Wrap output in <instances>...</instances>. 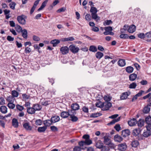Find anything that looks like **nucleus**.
Instances as JSON below:
<instances>
[{
  "mask_svg": "<svg viewBox=\"0 0 151 151\" xmlns=\"http://www.w3.org/2000/svg\"><path fill=\"white\" fill-rule=\"evenodd\" d=\"M89 50L90 51L96 52L97 51V48L95 46L91 45L90 46Z\"/></svg>",
  "mask_w": 151,
  "mask_h": 151,
  "instance_id": "36",
  "label": "nucleus"
},
{
  "mask_svg": "<svg viewBox=\"0 0 151 151\" xmlns=\"http://www.w3.org/2000/svg\"><path fill=\"white\" fill-rule=\"evenodd\" d=\"M35 110L32 106V107H29L27 109V111L28 113L30 114H33L35 113Z\"/></svg>",
  "mask_w": 151,
  "mask_h": 151,
  "instance_id": "22",
  "label": "nucleus"
},
{
  "mask_svg": "<svg viewBox=\"0 0 151 151\" xmlns=\"http://www.w3.org/2000/svg\"><path fill=\"white\" fill-rule=\"evenodd\" d=\"M90 11L93 13H96L97 12V9L95 7H91V8L90 10Z\"/></svg>",
  "mask_w": 151,
  "mask_h": 151,
  "instance_id": "50",
  "label": "nucleus"
},
{
  "mask_svg": "<svg viewBox=\"0 0 151 151\" xmlns=\"http://www.w3.org/2000/svg\"><path fill=\"white\" fill-rule=\"evenodd\" d=\"M69 50L72 53L75 54L78 52L79 49L78 47L75 46L74 45H71L69 47Z\"/></svg>",
  "mask_w": 151,
  "mask_h": 151,
  "instance_id": "2",
  "label": "nucleus"
},
{
  "mask_svg": "<svg viewBox=\"0 0 151 151\" xmlns=\"http://www.w3.org/2000/svg\"><path fill=\"white\" fill-rule=\"evenodd\" d=\"M118 64L121 67H123L126 65L125 60L123 59L119 60L118 62Z\"/></svg>",
  "mask_w": 151,
  "mask_h": 151,
  "instance_id": "14",
  "label": "nucleus"
},
{
  "mask_svg": "<svg viewBox=\"0 0 151 151\" xmlns=\"http://www.w3.org/2000/svg\"><path fill=\"white\" fill-rule=\"evenodd\" d=\"M103 139L104 143L107 145L111 141V139L109 138V135H106L103 137Z\"/></svg>",
  "mask_w": 151,
  "mask_h": 151,
  "instance_id": "7",
  "label": "nucleus"
},
{
  "mask_svg": "<svg viewBox=\"0 0 151 151\" xmlns=\"http://www.w3.org/2000/svg\"><path fill=\"white\" fill-rule=\"evenodd\" d=\"M22 33V36L24 38L26 39L27 37V32L26 29H24L21 32Z\"/></svg>",
  "mask_w": 151,
  "mask_h": 151,
  "instance_id": "29",
  "label": "nucleus"
},
{
  "mask_svg": "<svg viewBox=\"0 0 151 151\" xmlns=\"http://www.w3.org/2000/svg\"><path fill=\"white\" fill-rule=\"evenodd\" d=\"M7 108L5 106H2L0 108V111L2 113L6 114L7 112Z\"/></svg>",
  "mask_w": 151,
  "mask_h": 151,
  "instance_id": "17",
  "label": "nucleus"
},
{
  "mask_svg": "<svg viewBox=\"0 0 151 151\" xmlns=\"http://www.w3.org/2000/svg\"><path fill=\"white\" fill-rule=\"evenodd\" d=\"M151 135V132L150 130H147L145 131L143 134V136L145 137H147Z\"/></svg>",
  "mask_w": 151,
  "mask_h": 151,
  "instance_id": "13",
  "label": "nucleus"
},
{
  "mask_svg": "<svg viewBox=\"0 0 151 151\" xmlns=\"http://www.w3.org/2000/svg\"><path fill=\"white\" fill-rule=\"evenodd\" d=\"M137 123V121L135 118H133L128 122L129 125L130 126L135 125Z\"/></svg>",
  "mask_w": 151,
  "mask_h": 151,
  "instance_id": "8",
  "label": "nucleus"
},
{
  "mask_svg": "<svg viewBox=\"0 0 151 151\" xmlns=\"http://www.w3.org/2000/svg\"><path fill=\"white\" fill-rule=\"evenodd\" d=\"M24 127L27 130H31L32 129V127L29 125L28 123H26L24 124L23 125Z\"/></svg>",
  "mask_w": 151,
  "mask_h": 151,
  "instance_id": "24",
  "label": "nucleus"
},
{
  "mask_svg": "<svg viewBox=\"0 0 151 151\" xmlns=\"http://www.w3.org/2000/svg\"><path fill=\"white\" fill-rule=\"evenodd\" d=\"M127 148V145L125 143H121L118 145V149L120 151H124Z\"/></svg>",
  "mask_w": 151,
  "mask_h": 151,
  "instance_id": "5",
  "label": "nucleus"
},
{
  "mask_svg": "<svg viewBox=\"0 0 151 151\" xmlns=\"http://www.w3.org/2000/svg\"><path fill=\"white\" fill-rule=\"evenodd\" d=\"M145 122L144 120L142 119H139L138 122H137V125L139 127H141L143 126Z\"/></svg>",
  "mask_w": 151,
  "mask_h": 151,
  "instance_id": "25",
  "label": "nucleus"
},
{
  "mask_svg": "<svg viewBox=\"0 0 151 151\" xmlns=\"http://www.w3.org/2000/svg\"><path fill=\"white\" fill-rule=\"evenodd\" d=\"M141 131L140 128H136L133 130L132 134L134 136H137L139 134Z\"/></svg>",
  "mask_w": 151,
  "mask_h": 151,
  "instance_id": "10",
  "label": "nucleus"
},
{
  "mask_svg": "<svg viewBox=\"0 0 151 151\" xmlns=\"http://www.w3.org/2000/svg\"><path fill=\"white\" fill-rule=\"evenodd\" d=\"M103 103L101 101H99L96 103V106L101 108H102L103 107Z\"/></svg>",
  "mask_w": 151,
  "mask_h": 151,
  "instance_id": "40",
  "label": "nucleus"
},
{
  "mask_svg": "<svg viewBox=\"0 0 151 151\" xmlns=\"http://www.w3.org/2000/svg\"><path fill=\"white\" fill-rule=\"evenodd\" d=\"M130 134V132L129 129H126L122 131V135L124 137H126L129 136Z\"/></svg>",
  "mask_w": 151,
  "mask_h": 151,
  "instance_id": "6",
  "label": "nucleus"
},
{
  "mask_svg": "<svg viewBox=\"0 0 151 151\" xmlns=\"http://www.w3.org/2000/svg\"><path fill=\"white\" fill-rule=\"evenodd\" d=\"M15 28L16 31L18 32H21L22 30V27L18 25L16 26Z\"/></svg>",
  "mask_w": 151,
  "mask_h": 151,
  "instance_id": "41",
  "label": "nucleus"
},
{
  "mask_svg": "<svg viewBox=\"0 0 151 151\" xmlns=\"http://www.w3.org/2000/svg\"><path fill=\"white\" fill-rule=\"evenodd\" d=\"M104 29L105 31H107L108 32H110L113 30L112 27L110 26L106 27L104 28Z\"/></svg>",
  "mask_w": 151,
  "mask_h": 151,
  "instance_id": "55",
  "label": "nucleus"
},
{
  "mask_svg": "<svg viewBox=\"0 0 151 151\" xmlns=\"http://www.w3.org/2000/svg\"><path fill=\"white\" fill-rule=\"evenodd\" d=\"M79 106L78 104H73L71 106V109L76 111L79 109Z\"/></svg>",
  "mask_w": 151,
  "mask_h": 151,
  "instance_id": "20",
  "label": "nucleus"
},
{
  "mask_svg": "<svg viewBox=\"0 0 151 151\" xmlns=\"http://www.w3.org/2000/svg\"><path fill=\"white\" fill-rule=\"evenodd\" d=\"M15 100L14 98L12 96L8 97L6 99V101L9 102V103L13 102Z\"/></svg>",
  "mask_w": 151,
  "mask_h": 151,
  "instance_id": "32",
  "label": "nucleus"
},
{
  "mask_svg": "<svg viewBox=\"0 0 151 151\" xmlns=\"http://www.w3.org/2000/svg\"><path fill=\"white\" fill-rule=\"evenodd\" d=\"M137 77V75L136 74L134 73L132 74L129 76V80L131 81H133L136 79Z\"/></svg>",
  "mask_w": 151,
  "mask_h": 151,
  "instance_id": "15",
  "label": "nucleus"
},
{
  "mask_svg": "<svg viewBox=\"0 0 151 151\" xmlns=\"http://www.w3.org/2000/svg\"><path fill=\"white\" fill-rule=\"evenodd\" d=\"M51 119L53 123H55L59 121L60 117L59 116H54L51 118Z\"/></svg>",
  "mask_w": 151,
  "mask_h": 151,
  "instance_id": "30",
  "label": "nucleus"
},
{
  "mask_svg": "<svg viewBox=\"0 0 151 151\" xmlns=\"http://www.w3.org/2000/svg\"><path fill=\"white\" fill-rule=\"evenodd\" d=\"M133 68L131 66H128L126 68V72L129 73H132L133 71Z\"/></svg>",
  "mask_w": 151,
  "mask_h": 151,
  "instance_id": "31",
  "label": "nucleus"
},
{
  "mask_svg": "<svg viewBox=\"0 0 151 151\" xmlns=\"http://www.w3.org/2000/svg\"><path fill=\"white\" fill-rule=\"evenodd\" d=\"M33 107L35 111L40 110L42 108L41 106L38 104L33 105Z\"/></svg>",
  "mask_w": 151,
  "mask_h": 151,
  "instance_id": "26",
  "label": "nucleus"
},
{
  "mask_svg": "<svg viewBox=\"0 0 151 151\" xmlns=\"http://www.w3.org/2000/svg\"><path fill=\"white\" fill-rule=\"evenodd\" d=\"M114 139L115 141L120 142L123 139L120 136L117 134L114 136Z\"/></svg>",
  "mask_w": 151,
  "mask_h": 151,
  "instance_id": "19",
  "label": "nucleus"
},
{
  "mask_svg": "<svg viewBox=\"0 0 151 151\" xmlns=\"http://www.w3.org/2000/svg\"><path fill=\"white\" fill-rule=\"evenodd\" d=\"M145 37L148 38H151V31L147 32L145 34Z\"/></svg>",
  "mask_w": 151,
  "mask_h": 151,
  "instance_id": "63",
  "label": "nucleus"
},
{
  "mask_svg": "<svg viewBox=\"0 0 151 151\" xmlns=\"http://www.w3.org/2000/svg\"><path fill=\"white\" fill-rule=\"evenodd\" d=\"M5 100L2 97H0V105H3L5 104Z\"/></svg>",
  "mask_w": 151,
  "mask_h": 151,
  "instance_id": "56",
  "label": "nucleus"
},
{
  "mask_svg": "<svg viewBox=\"0 0 151 151\" xmlns=\"http://www.w3.org/2000/svg\"><path fill=\"white\" fill-rule=\"evenodd\" d=\"M12 96L14 98V97H17L19 95V93L16 91L13 90L12 91Z\"/></svg>",
  "mask_w": 151,
  "mask_h": 151,
  "instance_id": "44",
  "label": "nucleus"
},
{
  "mask_svg": "<svg viewBox=\"0 0 151 151\" xmlns=\"http://www.w3.org/2000/svg\"><path fill=\"white\" fill-rule=\"evenodd\" d=\"M136 30V27L134 25L129 26V30L128 32L130 33H133Z\"/></svg>",
  "mask_w": 151,
  "mask_h": 151,
  "instance_id": "11",
  "label": "nucleus"
},
{
  "mask_svg": "<svg viewBox=\"0 0 151 151\" xmlns=\"http://www.w3.org/2000/svg\"><path fill=\"white\" fill-rule=\"evenodd\" d=\"M100 116V114L99 113H94L90 115V117L93 118H96Z\"/></svg>",
  "mask_w": 151,
  "mask_h": 151,
  "instance_id": "54",
  "label": "nucleus"
},
{
  "mask_svg": "<svg viewBox=\"0 0 151 151\" xmlns=\"http://www.w3.org/2000/svg\"><path fill=\"white\" fill-rule=\"evenodd\" d=\"M145 122L147 124H151V117L150 116L146 117L145 118Z\"/></svg>",
  "mask_w": 151,
  "mask_h": 151,
  "instance_id": "45",
  "label": "nucleus"
},
{
  "mask_svg": "<svg viewBox=\"0 0 151 151\" xmlns=\"http://www.w3.org/2000/svg\"><path fill=\"white\" fill-rule=\"evenodd\" d=\"M111 97L110 96H105L104 97V99L105 101V102H109V101H110L111 99Z\"/></svg>",
  "mask_w": 151,
  "mask_h": 151,
  "instance_id": "52",
  "label": "nucleus"
},
{
  "mask_svg": "<svg viewBox=\"0 0 151 151\" xmlns=\"http://www.w3.org/2000/svg\"><path fill=\"white\" fill-rule=\"evenodd\" d=\"M130 92H125L122 93V95L120 97L121 99V100H124L126 99L128 96L130 94Z\"/></svg>",
  "mask_w": 151,
  "mask_h": 151,
  "instance_id": "18",
  "label": "nucleus"
},
{
  "mask_svg": "<svg viewBox=\"0 0 151 151\" xmlns=\"http://www.w3.org/2000/svg\"><path fill=\"white\" fill-rule=\"evenodd\" d=\"M27 18V17L26 16L22 14L17 17V20L19 24L22 25H24L26 24L25 19Z\"/></svg>",
  "mask_w": 151,
  "mask_h": 151,
  "instance_id": "1",
  "label": "nucleus"
},
{
  "mask_svg": "<svg viewBox=\"0 0 151 151\" xmlns=\"http://www.w3.org/2000/svg\"><path fill=\"white\" fill-rule=\"evenodd\" d=\"M91 16L92 18L93 19H94L96 20H97L99 19V18L98 19V17L96 14V13L91 14Z\"/></svg>",
  "mask_w": 151,
  "mask_h": 151,
  "instance_id": "49",
  "label": "nucleus"
},
{
  "mask_svg": "<svg viewBox=\"0 0 151 151\" xmlns=\"http://www.w3.org/2000/svg\"><path fill=\"white\" fill-rule=\"evenodd\" d=\"M150 108L148 106L145 107L143 109V112L146 114L148 113L150 111Z\"/></svg>",
  "mask_w": 151,
  "mask_h": 151,
  "instance_id": "46",
  "label": "nucleus"
},
{
  "mask_svg": "<svg viewBox=\"0 0 151 151\" xmlns=\"http://www.w3.org/2000/svg\"><path fill=\"white\" fill-rule=\"evenodd\" d=\"M81 147L79 146H76L73 149V151H81Z\"/></svg>",
  "mask_w": 151,
  "mask_h": 151,
  "instance_id": "62",
  "label": "nucleus"
},
{
  "mask_svg": "<svg viewBox=\"0 0 151 151\" xmlns=\"http://www.w3.org/2000/svg\"><path fill=\"white\" fill-rule=\"evenodd\" d=\"M95 146L96 148L101 149L103 147V144L101 140H99L96 142Z\"/></svg>",
  "mask_w": 151,
  "mask_h": 151,
  "instance_id": "12",
  "label": "nucleus"
},
{
  "mask_svg": "<svg viewBox=\"0 0 151 151\" xmlns=\"http://www.w3.org/2000/svg\"><path fill=\"white\" fill-rule=\"evenodd\" d=\"M137 86L136 83L135 82H133L130 84L129 86V88H135Z\"/></svg>",
  "mask_w": 151,
  "mask_h": 151,
  "instance_id": "51",
  "label": "nucleus"
},
{
  "mask_svg": "<svg viewBox=\"0 0 151 151\" xmlns=\"http://www.w3.org/2000/svg\"><path fill=\"white\" fill-rule=\"evenodd\" d=\"M7 40L9 42H11L14 41V38L11 36L8 35L7 36Z\"/></svg>",
  "mask_w": 151,
  "mask_h": 151,
  "instance_id": "61",
  "label": "nucleus"
},
{
  "mask_svg": "<svg viewBox=\"0 0 151 151\" xmlns=\"http://www.w3.org/2000/svg\"><path fill=\"white\" fill-rule=\"evenodd\" d=\"M69 50V47L68 48L67 46L62 47L60 49V52L63 55H65L68 53Z\"/></svg>",
  "mask_w": 151,
  "mask_h": 151,
  "instance_id": "4",
  "label": "nucleus"
},
{
  "mask_svg": "<svg viewBox=\"0 0 151 151\" xmlns=\"http://www.w3.org/2000/svg\"><path fill=\"white\" fill-rule=\"evenodd\" d=\"M85 18L87 21H90L91 20V16L89 14H87L85 16Z\"/></svg>",
  "mask_w": 151,
  "mask_h": 151,
  "instance_id": "58",
  "label": "nucleus"
},
{
  "mask_svg": "<svg viewBox=\"0 0 151 151\" xmlns=\"http://www.w3.org/2000/svg\"><path fill=\"white\" fill-rule=\"evenodd\" d=\"M85 143V145H90L92 144V140L90 139V138L84 141Z\"/></svg>",
  "mask_w": 151,
  "mask_h": 151,
  "instance_id": "47",
  "label": "nucleus"
},
{
  "mask_svg": "<svg viewBox=\"0 0 151 151\" xmlns=\"http://www.w3.org/2000/svg\"><path fill=\"white\" fill-rule=\"evenodd\" d=\"M114 128L117 131H119L121 129L120 125L118 124H116L114 126Z\"/></svg>",
  "mask_w": 151,
  "mask_h": 151,
  "instance_id": "57",
  "label": "nucleus"
},
{
  "mask_svg": "<svg viewBox=\"0 0 151 151\" xmlns=\"http://www.w3.org/2000/svg\"><path fill=\"white\" fill-rule=\"evenodd\" d=\"M40 102L42 105L44 106H46L50 103H48V102L46 101L45 99L41 100Z\"/></svg>",
  "mask_w": 151,
  "mask_h": 151,
  "instance_id": "38",
  "label": "nucleus"
},
{
  "mask_svg": "<svg viewBox=\"0 0 151 151\" xmlns=\"http://www.w3.org/2000/svg\"><path fill=\"white\" fill-rule=\"evenodd\" d=\"M139 144V142L137 140L133 141L132 142V146L134 147H137Z\"/></svg>",
  "mask_w": 151,
  "mask_h": 151,
  "instance_id": "37",
  "label": "nucleus"
},
{
  "mask_svg": "<svg viewBox=\"0 0 151 151\" xmlns=\"http://www.w3.org/2000/svg\"><path fill=\"white\" fill-rule=\"evenodd\" d=\"M51 119H47L43 121V124L47 128V127H49L50 125L52 124Z\"/></svg>",
  "mask_w": 151,
  "mask_h": 151,
  "instance_id": "9",
  "label": "nucleus"
},
{
  "mask_svg": "<svg viewBox=\"0 0 151 151\" xmlns=\"http://www.w3.org/2000/svg\"><path fill=\"white\" fill-rule=\"evenodd\" d=\"M16 4L14 2H11L9 4L10 8L14 10L15 9V6Z\"/></svg>",
  "mask_w": 151,
  "mask_h": 151,
  "instance_id": "42",
  "label": "nucleus"
},
{
  "mask_svg": "<svg viewBox=\"0 0 151 151\" xmlns=\"http://www.w3.org/2000/svg\"><path fill=\"white\" fill-rule=\"evenodd\" d=\"M16 107L17 109L19 111H21L24 109V108L23 106H21L19 104L16 105Z\"/></svg>",
  "mask_w": 151,
  "mask_h": 151,
  "instance_id": "59",
  "label": "nucleus"
},
{
  "mask_svg": "<svg viewBox=\"0 0 151 151\" xmlns=\"http://www.w3.org/2000/svg\"><path fill=\"white\" fill-rule=\"evenodd\" d=\"M13 102L9 103L7 104V106L10 109H13L15 107V105L14 104H13Z\"/></svg>",
  "mask_w": 151,
  "mask_h": 151,
  "instance_id": "39",
  "label": "nucleus"
},
{
  "mask_svg": "<svg viewBox=\"0 0 151 151\" xmlns=\"http://www.w3.org/2000/svg\"><path fill=\"white\" fill-rule=\"evenodd\" d=\"M60 116L62 117L63 118H67L69 116L68 111L67 112L63 111L61 112V113Z\"/></svg>",
  "mask_w": 151,
  "mask_h": 151,
  "instance_id": "16",
  "label": "nucleus"
},
{
  "mask_svg": "<svg viewBox=\"0 0 151 151\" xmlns=\"http://www.w3.org/2000/svg\"><path fill=\"white\" fill-rule=\"evenodd\" d=\"M119 37L122 39H127L129 36L127 34L123 33L120 35Z\"/></svg>",
  "mask_w": 151,
  "mask_h": 151,
  "instance_id": "48",
  "label": "nucleus"
},
{
  "mask_svg": "<svg viewBox=\"0 0 151 151\" xmlns=\"http://www.w3.org/2000/svg\"><path fill=\"white\" fill-rule=\"evenodd\" d=\"M13 126L15 128H17L18 126V122L17 120L14 118L12 120Z\"/></svg>",
  "mask_w": 151,
  "mask_h": 151,
  "instance_id": "21",
  "label": "nucleus"
},
{
  "mask_svg": "<svg viewBox=\"0 0 151 151\" xmlns=\"http://www.w3.org/2000/svg\"><path fill=\"white\" fill-rule=\"evenodd\" d=\"M50 129L53 132H56L58 130V128L54 126H51L50 127Z\"/></svg>",
  "mask_w": 151,
  "mask_h": 151,
  "instance_id": "60",
  "label": "nucleus"
},
{
  "mask_svg": "<svg viewBox=\"0 0 151 151\" xmlns=\"http://www.w3.org/2000/svg\"><path fill=\"white\" fill-rule=\"evenodd\" d=\"M111 106V103L109 102H105L103 103V107L102 108V109L103 110H108Z\"/></svg>",
  "mask_w": 151,
  "mask_h": 151,
  "instance_id": "3",
  "label": "nucleus"
},
{
  "mask_svg": "<svg viewBox=\"0 0 151 151\" xmlns=\"http://www.w3.org/2000/svg\"><path fill=\"white\" fill-rule=\"evenodd\" d=\"M120 119V117H119L116 119H114L111 121L110 123L108 124V125H111L115 124V123L119 121Z\"/></svg>",
  "mask_w": 151,
  "mask_h": 151,
  "instance_id": "33",
  "label": "nucleus"
},
{
  "mask_svg": "<svg viewBox=\"0 0 151 151\" xmlns=\"http://www.w3.org/2000/svg\"><path fill=\"white\" fill-rule=\"evenodd\" d=\"M112 23V22L111 20H106L103 23L104 26L109 25Z\"/></svg>",
  "mask_w": 151,
  "mask_h": 151,
  "instance_id": "43",
  "label": "nucleus"
},
{
  "mask_svg": "<svg viewBox=\"0 0 151 151\" xmlns=\"http://www.w3.org/2000/svg\"><path fill=\"white\" fill-rule=\"evenodd\" d=\"M36 124L37 125H41L42 123V121L40 119H38L36 120L35 122Z\"/></svg>",
  "mask_w": 151,
  "mask_h": 151,
  "instance_id": "53",
  "label": "nucleus"
},
{
  "mask_svg": "<svg viewBox=\"0 0 151 151\" xmlns=\"http://www.w3.org/2000/svg\"><path fill=\"white\" fill-rule=\"evenodd\" d=\"M70 116L69 119L72 122H76L78 120V118L75 115H71Z\"/></svg>",
  "mask_w": 151,
  "mask_h": 151,
  "instance_id": "23",
  "label": "nucleus"
},
{
  "mask_svg": "<svg viewBox=\"0 0 151 151\" xmlns=\"http://www.w3.org/2000/svg\"><path fill=\"white\" fill-rule=\"evenodd\" d=\"M102 148V151H109L110 150L109 147L108 146H103Z\"/></svg>",
  "mask_w": 151,
  "mask_h": 151,
  "instance_id": "64",
  "label": "nucleus"
},
{
  "mask_svg": "<svg viewBox=\"0 0 151 151\" xmlns=\"http://www.w3.org/2000/svg\"><path fill=\"white\" fill-rule=\"evenodd\" d=\"M96 56L97 58L100 59L104 55L103 54L100 52H98L96 54Z\"/></svg>",
  "mask_w": 151,
  "mask_h": 151,
  "instance_id": "34",
  "label": "nucleus"
},
{
  "mask_svg": "<svg viewBox=\"0 0 151 151\" xmlns=\"http://www.w3.org/2000/svg\"><path fill=\"white\" fill-rule=\"evenodd\" d=\"M68 114L69 116L71 115H75L76 114V110L71 109L70 110H68Z\"/></svg>",
  "mask_w": 151,
  "mask_h": 151,
  "instance_id": "35",
  "label": "nucleus"
},
{
  "mask_svg": "<svg viewBox=\"0 0 151 151\" xmlns=\"http://www.w3.org/2000/svg\"><path fill=\"white\" fill-rule=\"evenodd\" d=\"M50 42L52 44L53 47H55L60 42V41L58 40L55 39L52 40Z\"/></svg>",
  "mask_w": 151,
  "mask_h": 151,
  "instance_id": "27",
  "label": "nucleus"
},
{
  "mask_svg": "<svg viewBox=\"0 0 151 151\" xmlns=\"http://www.w3.org/2000/svg\"><path fill=\"white\" fill-rule=\"evenodd\" d=\"M47 129V128L46 126H45L42 127H39L37 129V131L39 132H43L45 131Z\"/></svg>",
  "mask_w": 151,
  "mask_h": 151,
  "instance_id": "28",
  "label": "nucleus"
}]
</instances>
